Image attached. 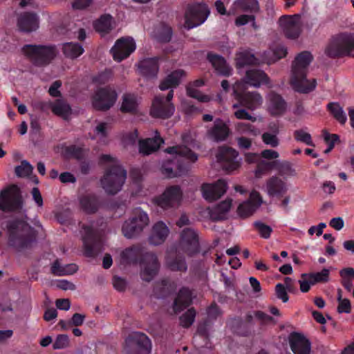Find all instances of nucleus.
<instances>
[{"instance_id": "obj_1", "label": "nucleus", "mask_w": 354, "mask_h": 354, "mask_svg": "<svg viewBox=\"0 0 354 354\" xmlns=\"http://www.w3.org/2000/svg\"><path fill=\"white\" fill-rule=\"evenodd\" d=\"M185 145H178L165 149V160L161 166V172L167 178H174L186 174L189 169V164L198 160V155L190 149L194 144L189 142V135L183 136Z\"/></svg>"}, {"instance_id": "obj_2", "label": "nucleus", "mask_w": 354, "mask_h": 354, "mask_svg": "<svg viewBox=\"0 0 354 354\" xmlns=\"http://www.w3.org/2000/svg\"><path fill=\"white\" fill-rule=\"evenodd\" d=\"M312 60V55L306 51L302 52L295 57L290 78V84L295 91L308 93L315 88V80H309L306 78L307 68Z\"/></svg>"}, {"instance_id": "obj_3", "label": "nucleus", "mask_w": 354, "mask_h": 354, "mask_svg": "<svg viewBox=\"0 0 354 354\" xmlns=\"http://www.w3.org/2000/svg\"><path fill=\"white\" fill-rule=\"evenodd\" d=\"M2 226L7 230L9 245L16 250L27 248L35 238L33 229L23 220H5Z\"/></svg>"}, {"instance_id": "obj_4", "label": "nucleus", "mask_w": 354, "mask_h": 354, "mask_svg": "<svg viewBox=\"0 0 354 354\" xmlns=\"http://www.w3.org/2000/svg\"><path fill=\"white\" fill-rule=\"evenodd\" d=\"M325 53L330 57L354 56V32H344L333 36Z\"/></svg>"}, {"instance_id": "obj_5", "label": "nucleus", "mask_w": 354, "mask_h": 354, "mask_svg": "<svg viewBox=\"0 0 354 354\" xmlns=\"http://www.w3.org/2000/svg\"><path fill=\"white\" fill-rule=\"evenodd\" d=\"M149 223V218L147 213L140 209H136L132 216L124 223L122 234L127 239L135 238L141 234Z\"/></svg>"}, {"instance_id": "obj_6", "label": "nucleus", "mask_w": 354, "mask_h": 354, "mask_svg": "<svg viewBox=\"0 0 354 354\" xmlns=\"http://www.w3.org/2000/svg\"><path fill=\"white\" fill-rule=\"evenodd\" d=\"M22 52L37 65L48 64L57 55L55 46L44 45H26Z\"/></svg>"}, {"instance_id": "obj_7", "label": "nucleus", "mask_w": 354, "mask_h": 354, "mask_svg": "<svg viewBox=\"0 0 354 354\" xmlns=\"http://www.w3.org/2000/svg\"><path fill=\"white\" fill-rule=\"evenodd\" d=\"M126 171L120 166L109 168L101 179V185L104 191L110 194L118 192L125 182Z\"/></svg>"}, {"instance_id": "obj_8", "label": "nucleus", "mask_w": 354, "mask_h": 354, "mask_svg": "<svg viewBox=\"0 0 354 354\" xmlns=\"http://www.w3.org/2000/svg\"><path fill=\"white\" fill-rule=\"evenodd\" d=\"M117 99L118 93L113 88H98L91 97V104L97 110L107 111L115 104Z\"/></svg>"}, {"instance_id": "obj_9", "label": "nucleus", "mask_w": 354, "mask_h": 354, "mask_svg": "<svg viewBox=\"0 0 354 354\" xmlns=\"http://www.w3.org/2000/svg\"><path fill=\"white\" fill-rule=\"evenodd\" d=\"M183 199V192L178 185L167 187L156 199V204L164 209H176Z\"/></svg>"}, {"instance_id": "obj_10", "label": "nucleus", "mask_w": 354, "mask_h": 354, "mask_svg": "<svg viewBox=\"0 0 354 354\" xmlns=\"http://www.w3.org/2000/svg\"><path fill=\"white\" fill-rule=\"evenodd\" d=\"M245 89L246 86L243 82H236L233 86L234 93L239 104L252 111L260 107L263 103L260 94L257 92L245 93Z\"/></svg>"}, {"instance_id": "obj_11", "label": "nucleus", "mask_w": 354, "mask_h": 354, "mask_svg": "<svg viewBox=\"0 0 354 354\" xmlns=\"http://www.w3.org/2000/svg\"><path fill=\"white\" fill-rule=\"evenodd\" d=\"M210 13L204 3H195L187 7L185 14V26L191 29L203 24Z\"/></svg>"}, {"instance_id": "obj_12", "label": "nucleus", "mask_w": 354, "mask_h": 354, "mask_svg": "<svg viewBox=\"0 0 354 354\" xmlns=\"http://www.w3.org/2000/svg\"><path fill=\"white\" fill-rule=\"evenodd\" d=\"M174 96L173 90H170L167 96H156L152 103L150 114L156 118H168L171 117L175 110L174 106L171 102Z\"/></svg>"}, {"instance_id": "obj_13", "label": "nucleus", "mask_w": 354, "mask_h": 354, "mask_svg": "<svg viewBox=\"0 0 354 354\" xmlns=\"http://www.w3.org/2000/svg\"><path fill=\"white\" fill-rule=\"evenodd\" d=\"M176 252L192 256L198 251V239L196 231L192 228H185L180 234V239L176 247Z\"/></svg>"}, {"instance_id": "obj_14", "label": "nucleus", "mask_w": 354, "mask_h": 354, "mask_svg": "<svg viewBox=\"0 0 354 354\" xmlns=\"http://www.w3.org/2000/svg\"><path fill=\"white\" fill-rule=\"evenodd\" d=\"M237 151L232 148L220 147L216 153L218 162L222 164V167L228 172H232L241 165V159L239 158Z\"/></svg>"}, {"instance_id": "obj_15", "label": "nucleus", "mask_w": 354, "mask_h": 354, "mask_svg": "<svg viewBox=\"0 0 354 354\" xmlns=\"http://www.w3.org/2000/svg\"><path fill=\"white\" fill-rule=\"evenodd\" d=\"M136 49V43L131 37H122L118 39L111 49L114 60L121 62L127 58Z\"/></svg>"}, {"instance_id": "obj_16", "label": "nucleus", "mask_w": 354, "mask_h": 354, "mask_svg": "<svg viewBox=\"0 0 354 354\" xmlns=\"http://www.w3.org/2000/svg\"><path fill=\"white\" fill-rule=\"evenodd\" d=\"M126 344L128 347L134 350L136 354H149L151 348L149 339L140 333L130 335L126 339Z\"/></svg>"}, {"instance_id": "obj_17", "label": "nucleus", "mask_w": 354, "mask_h": 354, "mask_svg": "<svg viewBox=\"0 0 354 354\" xmlns=\"http://www.w3.org/2000/svg\"><path fill=\"white\" fill-rule=\"evenodd\" d=\"M21 207L19 193L13 189H8L0 193V208L4 212L14 211Z\"/></svg>"}, {"instance_id": "obj_18", "label": "nucleus", "mask_w": 354, "mask_h": 354, "mask_svg": "<svg viewBox=\"0 0 354 354\" xmlns=\"http://www.w3.org/2000/svg\"><path fill=\"white\" fill-rule=\"evenodd\" d=\"M160 265L157 257L153 253L147 254L141 263L140 276L142 280L151 281L158 273Z\"/></svg>"}, {"instance_id": "obj_19", "label": "nucleus", "mask_w": 354, "mask_h": 354, "mask_svg": "<svg viewBox=\"0 0 354 354\" xmlns=\"http://www.w3.org/2000/svg\"><path fill=\"white\" fill-rule=\"evenodd\" d=\"M227 185L224 180H218L212 184H204L201 187L203 197L209 201L221 198L227 191Z\"/></svg>"}, {"instance_id": "obj_20", "label": "nucleus", "mask_w": 354, "mask_h": 354, "mask_svg": "<svg viewBox=\"0 0 354 354\" xmlns=\"http://www.w3.org/2000/svg\"><path fill=\"white\" fill-rule=\"evenodd\" d=\"M262 203L263 200L259 193L252 191L250 194L249 199L239 205L237 213L242 218L248 217L253 214Z\"/></svg>"}, {"instance_id": "obj_21", "label": "nucleus", "mask_w": 354, "mask_h": 354, "mask_svg": "<svg viewBox=\"0 0 354 354\" xmlns=\"http://www.w3.org/2000/svg\"><path fill=\"white\" fill-rule=\"evenodd\" d=\"M264 190L270 197H281L288 191L286 183L278 176H272L266 180Z\"/></svg>"}, {"instance_id": "obj_22", "label": "nucleus", "mask_w": 354, "mask_h": 354, "mask_svg": "<svg viewBox=\"0 0 354 354\" xmlns=\"http://www.w3.org/2000/svg\"><path fill=\"white\" fill-rule=\"evenodd\" d=\"M230 134L228 126L221 119L216 120L213 127L207 131V138L216 142L225 140Z\"/></svg>"}, {"instance_id": "obj_23", "label": "nucleus", "mask_w": 354, "mask_h": 354, "mask_svg": "<svg viewBox=\"0 0 354 354\" xmlns=\"http://www.w3.org/2000/svg\"><path fill=\"white\" fill-rule=\"evenodd\" d=\"M285 35L291 39L297 38L301 32V24L297 17H288L281 18L279 21Z\"/></svg>"}, {"instance_id": "obj_24", "label": "nucleus", "mask_w": 354, "mask_h": 354, "mask_svg": "<svg viewBox=\"0 0 354 354\" xmlns=\"http://www.w3.org/2000/svg\"><path fill=\"white\" fill-rule=\"evenodd\" d=\"M169 234V229L167 225L162 221H158L151 228L149 242L153 245H161L166 241Z\"/></svg>"}, {"instance_id": "obj_25", "label": "nucleus", "mask_w": 354, "mask_h": 354, "mask_svg": "<svg viewBox=\"0 0 354 354\" xmlns=\"http://www.w3.org/2000/svg\"><path fill=\"white\" fill-rule=\"evenodd\" d=\"M83 243L87 256H93L98 250L100 244L96 233L88 226L83 228Z\"/></svg>"}, {"instance_id": "obj_26", "label": "nucleus", "mask_w": 354, "mask_h": 354, "mask_svg": "<svg viewBox=\"0 0 354 354\" xmlns=\"http://www.w3.org/2000/svg\"><path fill=\"white\" fill-rule=\"evenodd\" d=\"M267 110L273 116L283 114L286 110V104L282 97L277 93H272L267 97Z\"/></svg>"}, {"instance_id": "obj_27", "label": "nucleus", "mask_w": 354, "mask_h": 354, "mask_svg": "<svg viewBox=\"0 0 354 354\" xmlns=\"http://www.w3.org/2000/svg\"><path fill=\"white\" fill-rule=\"evenodd\" d=\"M290 345L295 354H309L310 352V342L301 335L292 334L290 336Z\"/></svg>"}, {"instance_id": "obj_28", "label": "nucleus", "mask_w": 354, "mask_h": 354, "mask_svg": "<svg viewBox=\"0 0 354 354\" xmlns=\"http://www.w3.org/2000/svg\"><path fill=\"white\" fill-rule=\"evenodd\" d=\"M268 82V77L263 71L259 69H251L247 71L244 80L240 82L244 83L245 86L250 85L259 87L262 84H267Z\"/></svg>"}, {"instance_id": "obj_29", "label": "nucleus", "mask_w": 354, "mask_h": 354, "mask_svg": "<svg viewBox=\"0 0 354 354\" xmlns=\"http://www.w3.org/2000/svg\"><path fill=\"white\" fill-rule=\"evenodd\" d=\"M163 142L164 141L160 137L158 132L156 131L154 138L139 141V151L144 155H149L157 151Z\"/></svg>"}, {"instance_id": "obj_30", "label": "nucleus", "mask_w": 354, "mask_h": 354, "mask_svg": "<svg viewBox=\"0 0 354 354\" xmlns=\"http://www.w3.org/2000/svg\"><path fill=\"white\" fill-rule=\"evenodd\" d=\"M19 28L24 32H29L37 30L39 27V21L36 15L26 12L21 14L18 18Z\"/></svg>"}, {"instance_id": "obj_31", "label": "nucleus", "mask_w": 354, "mask_h": 354, "mask_svg": "<svg viewBox=\"0 0 354 354\" xmlns=\"http://www.w3.org/2000/svg\"><path fill=\"white\" fill-rule=\"evenodd\" d=\"M185 76L183 70L178 69L169 73L165 78L161 82L159 88L162 91L176 88L179 85L181 80Z\"/></svg>"}, {"instance_id": "obj_32", "label": "nucleus", "mask_w": 354, "mask_h": 354, "mask_svg": "<svg viewBox=\"0 0 354 354\" xmlns=\"http://www.w3.org/2000/svg\"><path fill=\"white\" fill-rule=\"evenodd\" d=\"M138 68L143 75L148 77H155L159 69L158 59L156 57L143 59L139 62Z\"/></svg>"}, {"instance_id": "obj_33", "label": "nucleus", "mask_w": 354, "mask_h": 354, "mask_svg": "<svg viewBox=\"0 0 354 354\" xmlns=\"http://www.w3.org/2000/svg\"><path fill=\"white\" fill-rule=\"evenodd\" d=\"M181 253L176 251L175 254L169 252L166 257L165 264L172 271L185 272L187 269V263L180 256Z\"/></svg>"}, {"instance_id": "obj_34", "label": "nucleus", "mask_w": 354, "mask_h": 354, "mask_svg": "<svg viewBox=\"0 0 354 354\" xmlns=\"http://www.w3.org/2000/svg\"><path fill=\"white\" fill-rule=\"evenodd\" d=\"M257 10H259L257 0H235L229 10V14L236 15L239 11L256 12Z\"/></svg>"}, {"instance_id": "obj_35", "label": "nucleus", "mask_w": 354, "mask_h": 354, "mask_svg": "<svg viewBox=\"0 0 354 354\" xmlns=\"http://www.w3.org/2000/svg\"><path fill=\"white\" fill-rule=\"evenodd\" d=\"M279 128L278 124L271 123L268 125V131L264 132L261 136L263 142L271 147H277L279 145Z\"/></svg>"}, {"instance_id": "obj_36", "label": "nucleus", "mask_w": 354, "mask_h": 354, "mask_svg": "<svg viewBox=\"0 0 354 354\" xmlns=\"http://www.w3.org/2000/svg\"><path fill=\"white\" fill-rule=\"evenodd\" d=\"M139 99L131 93H125L122 97L120 111L123 113H135L138 110Z\"/></svg>"}, {"instance_id": "obj_37", "label": "nucleus", "mask_w": 354, "mask_h": 354, "mask_svg": "<svg viewBox=\"0 0 354 354\" xmlns=\"http://www.w3.org/2000/svg\"><path fill=\"white\" fill-rule=\"evenodd\" d=\"M207 58L218 73L222 75H229L231 73V68L222 57L209 53Z\"/></svg>"}, {"instance_id": "obj_38", "label": "nucleus", "mask_w": 354, "mask_h": 354, "mask_svg": "<svg viewBox=\"0 0 354 354\" xmlns=\"http://www.w3.org/2000/svg\"><path fill=\"white\" fill-rule=\"evenodd\" d=\"M232 206V200L226 199L212 209H209V216L212 220H221L225 218L226 214Z\"/></svg>"}, {"instance_id": "obj_39", "label": "nucleus", "mask_w": 354, "mask_h": 354, "mask_svg": "<svg viewBox=\"0 0 354 354\" xmlns=\"http://www.w3.org/2000/svg\"><path fill=\"white\" fill-rule=\"evenodd\" d=\"M192 301V293L187 288H182L174 301V310L176 313L180 312L187 306H188Z\"/></svg>"}, {"instance_id": "obj_40", "label": "nucleus", "mask_w": 354, "mask_h": 354, "mask_svg": "<svg viewBox=\"0 0 354 354\" xmlns=\"http://www.w3.org/2000/svg\"><path fill=\"white\" fill-rule=\"evenodd\" d=\"M77 269L76 264L62 265L59 260L54 261L51 266V272L55 276L73 274L77 272Z\"/></svg>"}, {"instance_id": "obj_41", "label": "nucleus", "mask_w": 354, "mask_h": 354, "mask_svg": "<svg viewBox=\"0 0 354 354\" xmlns=\"http://www.w3.org/2000/svg\"><path fill=\"white\" fill-rule=\"evenodd\" d=\"M53 113L65 120L71 114V108L64 100H56L50 104Z\"/></svg>"}, {"instance_id": "obj_42", "label": "nucleus", "mask_w": 354, "mask_h": 354, "mask_svg": "<svg viewBox=\"0 0 354 354\" xmlns=\"http://www.w3.org/2000/svg\"><path fill=\"white\" fill-rule=\"evenodd\" d=\"M95 30L102 33L109 32L115 26V22L109 15L102 16L94 24Z\"/></svg>"}, {"instance_id": "obj_43", "label": "nucleus", "mask_w": 354, "mask_h": 354, "mask_svg": "<svg viewBox=\"0 0 354 354\" xmlns=\"http://www.w3.org/2000/svg\"><path fill=\"white\" fill-rule=\"evenodd\" d=\"M62 50L64 55L70 59H75L84 53V48L81 45L73 42L64 44Z\"/></svg>"}, {"instance_id": "obj_44", "label": "nucleus", "mask_w": 354, "mask_h": 354, "mask_svg": "<svg viewBox=\"0 0 354 354\" xmlns=\"http://www.w3.org/2000/svg\"><path fill=\"white\" fill-rule=\"evenodd\" d=\"M257 59L248 51L240 52L236 56V66L239 68L248 65L256 64Z\"/></svg>"}, {"instance_id": "obj_45", "label": "nucleus", "mask_w": 354, "mask_h": 354, "mask_svg": "<svg viewBox=\"0 0 354 354\" xmlns=\"http://www.w3.org/2000/svg\"><path fill=\"white\" fill-rule=\"evenodd\" d=\"M82 209L87 213H93L98 208L96 198L93 196H84L80 200Z\"/></svg>"}, {"instance_id": "obj_46", "label": "nucleus", "mask_w": 354, "mask_h": 354, "mask_svg": "<svg viewBox=\"0 0 354 354\" xmlns=\"http://www.w3.org/2000/svg\"><path fill=\"white\" fill-rule=\"evenodd\" d=\"M328 109L335 120L341 124H345L347 120V116L343 108L338 103H329Z\"/></svg>"}, {"instance_id": "obj_47", "label": "nucleus", "mask_w": 354, "mask_h": 354, "mask_svg": "<svg viewBox=\"0 0 354 354\" xmlns=\"http://www.w3.org/2000/svg\"><path fill=\"white\" fill-rule=\"evenodd\" d=\"M153 35L158 40L166 42L171 38V30L169 26L162 24L155 28Z\"/></svg>"}, {"instance_id": "obj_48", "label": "nucleus", "mask_w": 354, "mask_h": 354, "mask_svg": "<svg viewBox=\"0 0 354 354\" xmlns=\"http://www.w3.org/2000/svg\"><path fill=\"white\" fill-rule=\"evenodd\" d=\"M236 131L240 134H248L257 136L260 134V131L254 126L245 122H239L235 125Z\"/></svg>"}, {"instance_id": "obj_49", "label": "nucleus", "mask_w": 354, "mask_h": 354, "mask_svg": "<svg viewBox=\"0 0 354 354\" xmlns=\"http://www.w3.org/2000/svg\"><path fill=\"white\" fill-rule=\"evenodd\" d=\"M140 252V250L137 247L127 248L121 252V261L124 263L134 262Z\"/></svg>"}, {"instance_id": "obj_50", "label": "nucleus", "mask_w": 354, "mask_h": 354, "mask_svg": "<svg viewBox=\"0 0 354 354\" xmlns=\"http://www.w3.org/2000/svg\"><path fill=\"white\" fill-rule=\"evenodd\" d=\"M110 129V125L108 123L100 122L95 127V136L103 143L106 144L107 142L106 138L108 136Z\"/></svg>"}, {"instance_id": "obj_51", "label": "nucleus", "mask_w": 354, "mask_h": 354, "mask_svg": "<svg viewBox=\"0 0 354 354\" xmlns=\"http://www.w3.org/2000/svg\"><path fill=\"white\" fill-rule=\"evenodd\" d=\"M198 87L194 86V84H189L187 86V95L193 98L197 99L198 101L202 102H207L210 100V97L208 95L202 94L198 89Z\"/></svg>"}, {"instance_id": "obj_52", "label": "nucleus", "mask_w": 354, "mask_h": 354, "mask_svg": "<svg viewBox=\"0 0 354 354\" xmlns=\"http://www.w3.org/2000/svg\"><path fill=\"white\" fill-rule=\"evenodd\" d=\"M32 165L26 160H23L21 165L15 167V174L19 177L28 176L32 171Z\"/></svg>"}, {"instance_id": "obj_53", "label": "nucleus", "mask_w": 354, "mask_h": 354, "mask_svg": "<svg viewBox=\"0 0 354 354\" xmlns=\"http://www.w3.org/2000/svg\"><path fill=\"white\" fill-rule=\"evenodd\" d=\"M308 278L312 279V283L326 282L329 279V270L324 268L321 272L309 274Z\"/></svg>"}, {"instance_id": "obj_54", "label": "nucleus", "mask_w": 354, "mask_h": 354, "mask_svg": "<svg viewBox=\"0 0 354 354\" xmlns=\"http://www.w3.org/2000/svg\"><path fill=\"white\" fill-rule=\"evenodd\" d=\"M240 104L235 103L232 105L233 109H236L234 111V116L239 120H248L252 122H255L257 118L252 115H251L245 109H238Z\"/></svg>"}, {"instance_id": "obj_55", "label": "nucleus", "mask_w": 354, "mask_h": 354, "mask_svg": "<svg viewBox=\"0 0 354 354\" xmlns=\"http://www.w3.org/2000/svg\"><path fill=\"white\" fill-rule=\"evenodd\" d=\"M195 316V310L193 308L189 309L184 315L180 317V324L183 327L190 326L194 321Z\"/></svg>"}, {"instance_id": "obj_56", "label": "nucleus", "mask_w": 354, "mask_h": 354, "mask_svg": "<svg viewBox=\"0 0 354 354\" xmlns=\"http://www.w3.org/2000/svg\"><path fill=\"white\" fill-rule=\"evenodd\" d=\"M294 134L295 138L297 141L304 142L309 146L314 145L312 141L311 136L310 135V133L306 132L305 131L297 130L295 131Z\"/></svg>"}, {"instance_id": "obj_57", "label": "nucleus", "mask_w": 354, "mask_h": 354, "mask_svg": "<svg viewBox=\"0 0 354 354\" xmlns=\"http://www.w3.org/2000/svg\"><path fill=\"white\" fill-rule=\"evenodd\" d=\"M254 225L261 237L268 239L270 236L272 228L270 226L261 221L254 222Z\"/></svg>"}, {"instance_id": "obj_58", "label": "nucleus", "mask_w": 354, "mask_h": 354, "mask_svg": "<svg viewBox=\"0 0 354 354\" xmlns=\"http://www.w3.org/2000/svg\"><path fill=\"white\" fill-rule=\"evenodd\" d=\"M279 173L285 176H294L296 174L295 170L288 162H281L278 167Z\"/></svg>"}, {"instance_id": "obj_59", "label": "nucleus", "mask_w": 354, "mask_h": 354, "mask_svg": "<svg viewBox=\"0 0 354 354\" xmlns=\"http://www.w3.org/2000/svg\"><path fill=\"white\" fill-rule=\"evenodd\" d=\"M69 346V338L66 335H59L55 342L53 343V347L54 349H62Z\"/></svg>"}, {"instance_id": "obj_60", "label": "nucleus", "mask_w": 354, "mask_h": 354, "mask_svg": "<svg viewBox=\"0 0 354 354\" xmlns=\"http://www.w3.org/2000/svg\"><path fill=\"white\" fill-rule=\"evenodd\" d=\"M99 162L101 165H107L110 168H114L116 165H120L117 159L109 154L100 156Z\"/></svg>"}, {"instance_id": "obj_61", "label": "nucleus", "mask_w": 354, "mask_h": 354, "mask_svg": "<svg viewBox=\"0 0 354 354\" xmlns=\"http://www.w3.org/2000/svg\"><path fill=\"white\" fill-rule=\"evenodd\" d=\"M273 57H270L268 60V63L273 62L279 59L286 55V49L283 46H278L272 50Z\"/></svg>"}, {"instance_id": "obj_62", "label": "nucleus", "mask_w": 354, "mask_h": 354, "mask_svg": "<svg viewBox=\"0 0 354 354\" xmlns=\"http://www.w3.org/2000/svg\"><path fill=\"white\" fill-rule=\"evenodd\" d=\"M309 274H302L301 279L299 281V283L300 285V290L302 292H308L310 286L314 285V283H312V279L308 278Z\"/></svg>"}, {"instance_id": "obj_63", "label": "nucleus", "mask_w": 354, "mask_h": 354, "mask_svg": "<svg viewBox=\"0 0 354 354\" xmlns=\"http://www.w3.org/2000/svg\"><path fill=\"white\" fill-rule=\"evenodd\" d=\"M112 77V73L109 70L104 71L93 78V81L99 84H105Z\"/></svg>"}, {"instance_id": "obj_64", "label": "nucleus", "mask_w": 354, "mask_h": 354, "mask_svg": "<svg viewBox=\"0 0 354 354\" xmlns=\"http://www.w3.org/2000/svg\"><path fill=\"white\" fill-rule=\"evenodd\" d=\"M275 291L277 297L281 299L283 302L286 303L288 301V296L287 295L288 290H286L283 284L277 283L276 285Z\"/></svg>"}]
</instances>
